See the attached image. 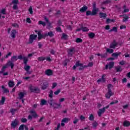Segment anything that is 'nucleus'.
<instances>
[{
  "mask_svg": "<svg viewBox=\"0 0 130 130\" xmlns=\"http://www.w3.org/2000/svg\"><path fill=\"white\" fill-rule=\"evenodd\" d=\"M80 120H82V121H83V120H85V119H86V117L83 115H81L80 116Z\"/></svg>",
  "mask_w": 130,
  "mask_h": 130,
  "instance_id": "59",
  "label": "nucleus"
},
{
  "mask_svg": "<svg viewBox=\"0 0 130 130\" xmlns=\"http://www.w3.org/2000/svg\"><path fill=\"white\" fill-rule=\"evenodd\" d=\"M30 113L32 114V116L34 117V118H36V117H38V115H37V113H36V112L34 111V110H31L30 111Z\"/></svg>",
  "mask_w": 130,
  "mask_h": 130,
  "instance_id": "16",
  "label": "nucleus"
},
{
  "mask_svg": "<svg viewBox=\"0 0 130 130\" xmlns=\"http://www.w3.org/2000/svg\"><path fill=\"white\" fill-rule=\"evenodd\" d=\"M17 110H18V109H11L10 110V112H11V113H16V111H17Z\"/></svg>",
  "mask_w": 130,
  "mask_h": 130,
  "instance_id": "52",
  "label": "nucleus"
},
{
  "mask_svg": "<svg viewBox=\"0 0 130 130\" xmlns=\"http://www.w3.org/2000/svg\"><path fill=\"white\" fill-rule=\"evenodd\" d=\"M15 60H18V58L17 57V56H13L11 58V61H15Z\"/></svg>",
  "mask_w": 130,
  "mask_h": 130,
  "instance_id": "43",
  "label": "nucleus"
},
{
  "mask_svg": "<svg viewBox=\"0 0 130 130\" xmlns=\"http://www.w3.org/2000/svg\"><path fill=\"white\" fill-rule=\"evenodd\" d=\"M8 85L10 88H13L14 86H15V82L13 81L10 80L9 82H8Z\"/></svg>",
  "mask_w": 130,
  "mask_h": 130,
  "instance_id": "19",
  "label": "nucleus"
},
{
  "mask_svg": "<svg viewBox=\"0 0 130 130\" xmlns=\"http://www.w3.org/2000/svg\"><path fill=\"white\" fill-rule=\"evenodd\" d=\"M39 25H42L43 27H45V26H46V23L42 21H39Z\"/></svg>",
  "mask_w": 130,
  "mask_h": 130,
  "instance_id": "38",
  "label": "nucleus"
},
{
  "mask_svg": "<svg viewBox=\"0 0 130 130\" xmlns=\"http://www.w3.org/2000/svg\"><path fill=\"white\" fill-rule=\"evenodd\" d=\"M70 62V59H66L63 62L62 64L64 66V67H67L68 66V62Z\"/></svg>",
  "mask_w": 130,
  "mask_h": 130,
  "instance_id": "25",
  "label": "nucleus"
},
{
  "mask_svg": "<svg viewBox=\"0 0 130 130\" xmlns=\"http://www.w3.org/2000/svg\"><path fill=\"white\" fill-rule=\"evenodd\" d=\"M76 42H77V43H82V42H83V40L81 38H78L76 39Z\"/></svg>",
  "mask_w": 130,
  "mask_h": 130,
  "instance_id": "40",
  "label": "nucleus"
},
{
  "mask_svg": "<svg viewBox=\"0 0 130 130\" xmlns=\"http://www.w3.org/2000/svg\"><path fill=\"white\" fill-rule=\"evenodd\" d=\"M3 93H10V90L7 88H5V89L3 90Z\"/></svg>",
  "mask_w": 130,
  "mask_h": 130,
  "instance_id": "56",
  "label": "nucleus"
},
{
  "mask_svg": "<svg viewBox=\"0 0 130 130\" xmlns=\"http://www.w3.org/2000/svg\"><path fill=\"white\" fill-rule=\"evenodd\" d=\"M99 12V8L96 7V2H93L92 4V10L87 11L86 12V16H96Z\"/></svg>",
  "mask_w": 130,
  "mask_h": 130,
  "instance_id": "1",
  "label": "nucleus"
},
{
  "mask_svg": "<svg viewBox=\"0 0 130 130\" xmlns=\"http://www.w3.org/2000/svg\"><path fill=\"white\" fill-rule=\"evenodd\" d=\"M38 40H41L42 39L43 35L41 34V31H39L38 33Z\"/></svg>",
  "mask_w": 130,
  "mask_h": 130,
  "instance_id": "27",
  "label": "nucleus"
},
{
  "mask_svg": "<svg viewBox=\"0 0 130 130\" xmlns=\"http://www.w3.org/2000/svg\"><path fill=\"white\" fill-rule=\"evenodd\" d=\"M18 59H20V60L24 59V57H23V56L22 55H19L18 56Z\"/></svg>",
  "mask_w": 130,
  "mask_h": 130,
  "instance_id": "60",
  "label": "nucleus"
},
{
  "mask_svg": "<svg viewBox=\"0 0 130 130\" xmlns=\"http://www.w3.org/2000/svg\"><path fill=\"white\" fill-rule=\"evenodd\" d=\"M16 34H17V30L16 29H12L11 31V36L12 38H16Z\"/></svg>",
  "mask_w": 130,
  "mask_h": 130,
  "instance_id": "12",
  "label": "nucleus"
},
{
  "mask_svg": "<svg viewBox=\"0 0 130 130\" xmlns=\"http://www.w3.org/2000/svg\"><path fill=\"white\" fill-rule=\"evenodd\" d=\"M28 58L24 56L23 57V62L25 66H27V63L28 62Z\"/></svg>",
  "mask_w": 130,
  "mask_h": 130,
  "instance_id": "31",
  "label": "nucleus"
},
{
  "mask_svg": "<svg viewBox=\"0 0 130 130\" xmlns=\"http://www.w3.org/2000/svg\"><path fill=\"white\" fill-rule=\"evenodd\" d=\"M126 82H127V79H126L125 78H124L122 80V83H126Z\"/></svg>",
  "mask_w": 130,
  "mask_h": 130,
  "instance_id": "63",
  "label": "nucleus"
},
{
  "mask_svg": "<svg viewBox=\"0 0 130 130\" xmlns=\"http://www.w3.org/2000/svg\"><path fill=\"white\" fill-rule=\"evenodd\" d=\"M18 120H17V119H15L14 121H13L11 123V126L12 127H13V128H16V127H17V126L18 125V124H19V123H18Z\"/></svg>",
  "mask_w": 130,
  "mask_h": 130,
  "instance_id": "8",
  "label": "nucleus"
},
{
  "mask_svg": "<svg viewBox=\"0 0 130 130\" xmlns=\"http://www.w3.org/2000/svg\"><path fill=\"white\" fill-rule=\"evenodd\" d=\"M115 69L116 71V73H120L121 72H122V69H121V67L120 66L115 67Z\"/></svg>",
  "mask_w": 130,
  "mask_h": 130,
  "instance_id": "23",
  "label": "nucleus"
},
{
  "mask_svg": "<svg viewBox=\"0 0 130 130\" xmlns=\"http://www.w3.org/2000/svg\"><path fill=\"white\" fill-rule=\"evenodd\" d=\"M18 4H19V0H12V3H10V6H12V5H14L12 9L13 10H18Z\"/></svg>",
  "mask_w": 130,
  "mask_h": 130,
  "instance_id": "4",
  "label": "nucleus"
},
{
  "mask_svg": "<svg viewBox=\"0 0 130 130\" xmlns=\"http://www.w3.org/2000/svg\"><path fill=\"white\" fill-rule=\"evenodd\" d=\"M25 127V124H21L19 128V130H24V128Z\"/></svg>",
  "mask_w": 130,
  "mask_h": 130,
  "instance_id": "51",
  "label": "nucleus"
},
{
  "mask_svg": "<svg viewBox=\"0 0 130 130\" xmlns=\"http://www.w3.org/2000/svg\"><path fill=\"white\" fill-rule=\"evenodd\" d=\"M111 3V0H107L102 3V5H106L107 4H110Z\"/></svg>",
  "mask_w": 130,
  "mask_h": 130,
  "instance_id": "41",
  "label": "nucleus"
},
{
  "mask_svg": "<svg viewBox=\"0 0 130 130\" xmlns=\"http://www.w3.org/2000/svg\"><path fill=\"white\" fill-rule=\"evenodd\" d=\"M46 101L44 99H42L41 101L40 105H45L46 104Z\"/></svg>",
  "mask_w": 130,
  "mask_h": 130,
  "instance_id": "39",
  "label": "nucleus"
},
{
  "mask_svg": "<svg viewBox=\"0 0 130 130\" xmlns=\"http://www.w3.org/2000/svg\"><path fill=\"white\" fill-rule=\"evenodd\" d=\"M46 59V58L45 57L41 56L38 58V60L39 61H43V60H45Z\"/></svg>",
  "mask_w": 130,
  "mask_h": 130,
  "instance_id": "32",
  "label": "nucleus"
},
{
  "mask_svg": "<svg viewBox=\"0 0 130 130\" xmlns=\"http://www.w3.org/2000/svg\"><path fill=\"white\" fill-rule=\"evenodd\" d=\"M54 101L53 100V99L49 100L48 102V103H49V104L50 105V107H51V106H53V102Z\"/></svg>",
  "mask_w": 130,
  "mask_h": 130,
  "instance_id": "29",
  "label": "nucleus"
},
{
  "mask_svg": "<svg viewBox=\"0 0 130 130\" xmlns=\"http://www.w3.org/2000/svg\"><path fill=\"white\" fill-rule=\"evenodd\" d=\"M70 120H71L70 118L66 117V118H63V119H62L61 122L68 123V122H69V121H70Z\"/></svg>",
  "mask_w": 130,
  "mask_h": 130,
  "instance_id": "20",
  "label": "nucleus"
},
{
  "mask_svg": "<svg viewBox=\"0 0 130 130\" xmlns=\"http://www.w3.org/2000/svg\"><path fill=\"white\" fill-rule=\"evenodd\" d=\"M121 54V52H115L112 54V56L113 57H115L116 59L118 58V55H120Z\"/></svg>",
  "mask_w": 130,
  "mask_h": 130,
  "instance_id": "18",
  "label": "nucleus"
},
{
  "mask_svg": "<svg viewBox=\"0 0 130 130\" xmlns=\"http://www.w3.org/2000/svg\"><path fill=\"white\" fill-rule=\"evenodd\" d=\"M92 125L93 127H96L97 125H98V123L97 121H94V122L92 123Z\"/></svg>",
  "mask_w": 130,
  "mask_h": 130,
  "instance_id": "53",
  "label": "nucleus"
},
{
  "mask_svg": "<svg viewBox=\"0 0 130 130\" xmlns=\"http://www.w3.org/2000/svg\"><path fill=\"white\" fill-rule=\"evenodd\" d=\"M100 112H101L102 113H104L105 112V108H103L102 109H100Z\"/></svg>",
  "mask_w": 130,
  "mask_h": 130,
  "instance_id": "55",
  "label": "nucleus"
},
{
  "mask_svg": "<svg viewBox=\"0 0 130 130\" xmlns=\"http://www.w3.org/2000/svg\"><path fill=\"white\" fill-rule=\"evenodd\" d=\"M111 22L114 23V22H115V20H114V19H110L109 18H108L106 20V24H109V23H111Z\"/></svg>",
  "mask_w": 130,
  "mask_h": 130,
  "instance_id": "26",
  "label": "nucleus"
},
{
  "mask_svg": "<svg viewBox=\"0 0 130 130\" xmlns=\"http://www.w3.org/2000/svg\"><path fill=\"white\" fill-rule=\"evenodd\" d=\"M53 107L54 108V109L58 108L59 107H60V104H56L55 103H53Z\"/></svg>",
  "mask_w": 130,
  "mask_h": 130,
  "instance_id": "24",
  "label": "nucleus"
},
{
  "mask_svg": "<svg viewBox=\"0 0 130 130\" xmlns=\"http://www.w3.org/2000/svg\"><path fill=\"white\" fill-rule=\"evenodd\" d=\"M29 89L31 93H36L37 94L40 93V89H39L38 87H34L33 88V86L31 85L29 87Z\"/></svg>",
  "mask_w": 130,
  "mask_h": 130,
  "instance_id": "5",
  "label": "nucleus"
},
{
  "mask_svg": "<svg viewBox=\"0 0 130 130\" xmlns=\"http://www.w3.org/2000/svg\"><path fill=\"white\" fill-rule=\"evenodd\" d=\"M28 12H29V14H30V15H32V14H33V9H32V6L29 7Z\"/></svg>",
  "mask_w": 130,
  "mask_h": 130,
  "instance_id": "50",
  "label": "nucleus"
},
{
  "mask_svg": "<svg viewBox=\"0 0 130 130\" xmlns=\"http://www.w3.org/2000/svg\"><path fill=\"white\" fill-rule=\"evenodd\" d=\"M94 115H93L92 114H91L88 118V119L89 120H91V121H93V120H94Z\"/></svg>",
  "mask_w": 130,
  "mask_h": 130,
  "instance_id": "37",
  "label": "nucleus"
},
{
  "mask_svg": "<svg viewBox=\"0 0 130 130\" xmlns=\"http://www.w3.org/2000/svg\"><path fill=\"white\" fill-rule=\"evenodd\" d=\"M75 50V48H72L71 49H69L70 52L68 53V54H70V55H72L73 54L71 53V52H73Z\"/></svg>",
  "mask_w": 130,
  "mask_h": 130,
  "instance_id": "45",
  "label": "nucleus"
},
{
  "mask_svg": "<svg viewBox=\"0 0 130 130\" xmlns=\"http://www.w3.org/2000/svg\"><path fill=\"white\" fill-rule=\"evenodd\" d=\"M27 119H26V118H22L21 119V122H23V123H25V122H26V121H27Z\"/></svg>",
  "mask_w": 130,
  "mask_h": 130,
  "instance_id": "61",
  "label": "nucleus"
},
{
  "mask_svg": "<svg viewBox=\"0 0 130 130\" xmlns=\"http://www.w3.org/2000/svg\"><path fill=\"white\" fill-rule=\"evenodd\" d=\"M1 13H2V14H3V15H6V10L5 9H2Z\"/></svg>",
  "mask_w": 130,
  "mask_h": 130,
  "instance_id": "64",
  "label": "nucleus"
},
{
  "mask_svg": "<svg viewBox=\"0 0 130 130\" xmlns=\"http://www.w3.org/2000/svg\"><path fill=\"white\" fill-rule=\"evenodd\" d=\"M7 64L9 67H11L12 70H13V69H14V67H15V64L13 63V61H9Z\"/></svg>",
  "mask_w": 130,
  "mask_h": 130,
  "instance_id": "14",
  "label": "nucleus"
},
{
  "mask_svg": "<svg viewBox=\"0 0 130 130\" xmlns=\"http://www.w3.org/2000/svg\"><path fill=\"white\" fill-rule=\"evenodd\" d=\"M56 31L57 32H61V28L60 27L56 28Z\"/></svg>",
  "mask_w": 130,
  "mask_h": 130,
  "instance_id": "57",
  "label": "nucleus"
},
{
  "mask_svg": "<svg viewBox=\"0 0 130 130\" xmlns=\"http://www.w3.org/2000/svg\"><path fill=\"white\" fill-rule=\"evenodd\" d=\"M36 38H37V35H30L28 44H30L31 43H33L34 40H36Z\"/></svg>",
  "mask_w": 130,
  "mask_h": 130,
  "instance_id": "6",
  "label": "nucleus"
},
{
  "mask_svg": "<svg viewBox=\"0 0 130 130\" xmlns=\"http://www.w3.org/2000/svg\"><path fill=\"white\" fill-rule=\"evenodd\" d=\"M88 10V7L86 6H84L82 8H81L79 10L80 13H85Z\"/></svg>",
  "mask_w": 130,
  "mask_h": 130,
  "instance_id": "15",
  "label": "nucleus"
},
{
  "mask_svg": "<svg viewBox=\"0 0 130 130\" xmlns=\"http://www.w3.org/2000/svg\"><path fill=\"white\" fill-rule=\"evenodd\" d=\"M81 61H77L75 65H74L73 67V70H75L77 68H78V67H80L79 68V71H83L85 68H87L88 66L86 65H83V63H80Z\"/></svg>",
  "mask_w": 130,
  "mask_h": 130,
  "instance_id": "2",
  "label": "nucleus"
},
{
  "mask_svg": "<svg viewBox=\"0 0 130 130\" xmlns=\"http://www.w3.org/2000/svg\"><path fill=\"white\" fill-rule=\"evenodd\" d=\"M68 35L64 34V33H63L62 34V38H63V39H64V40H68Z\"/></svg>",
  "mask_w": 130,
  "mask_h": 130,
  "instance_id": "35",
  "label": "nucleus"
},
{
  "mask_svg": "<svg viewBox=\"0 0 130 130\" xmlns=\"http://www.w3.org/2000/svg\"><path fill=\"white\" fill-rule=\"evenodd\" d=\"M7 68L8 67L7 66H4L2 68L1 71H0V74H4V73H5V72L6 71V69H7Z\"/></svg>",
  "mask_w": 130,
  "mask_h": 130,
  "instance_id": "36",
  "label": "nucleus"
},
{
  "mask_svg": "<svg viewBox=\"0 0 130 130\" xmlns=\"http://www.w3.org/2000/svg\"><path fill=\"white\" fill-rule=\"evenodd\" d=\"M45 75H46L47 76H52L53 75V72H52V70L48 69L45 71Z\"/></svg>",
  "mask_w": 130,
  "mask_h": 130,
  "instance_id": "10",
  "label": "nucleus"
},
{
  "mask_svg": "<svg viewBox=\"0 0 130 130\" xmlns=\"http://www.w3.org/2000/svg\"><path fill=\"white\" fill-rule=\"evenodd\" d=\"M123 125L124 126H126V127H128V126H129V125H130V122H129V121H126V120H125V121H124V122H123Z\"/></svg>",
  "mask_w": 130,
  "mask_h": 130,
  "instance_id": "21",
  "label": "nucleus"
},
{
  "mask_svg": "<svg viewBox=\"0 0 130 130\" xmlns=\"http://www.w3.org/2000/svg\"><path fill=\"white\" fill-rule=\"evenodd\" d=\"M111 87H113L111 84H109L108 85L107 88H108V92L105 94V97L107 99H110V97L113 95V93H112V90H111Z\"/></svg>",
  "mask_w": 130,
  "mask_h": 130,
  "instance_id": "3",
  "label": "nucleus"
},
{
  "mask_svg": "<svg viewBox=\"0 0 130 130\" xmlns=\"http://www.w3.org/2000/svg\"><path fill=\"white\" fill-rule=\"evenodd\" d=\"M24 69L25 71H26V72H27V71H29V70H30V69H31V67L30 66H26L24 67Z\"/></svg>",
  "mask_w": 130,
  "mask_h": 130,
  "instance_id": "46",
  "label": "nucleus"
},
{
  "mask_svg": "<svg viewBox=\"0 0 130 130\" xmlns=\"http://www.w3.org/2000/svg\"><path fill=\"white\" fill-rule=\"evenodd\" d=\"M19 99H20V100H22V98H24V96H25V93L23 92H20L19 94Z\"/></svg>",
  "mask_w": 130,
  "mask_h": 130,
  "instance_id": "22",
  "label": "nucleus"
},
{
  "mask_svg": "<svg viewBox=\"0 0 130 130\" xmlns=\"http://www.w3.org/2000/svg\"><path fill=\"white\" fill-rule=\"evenodd\" d=\"M82 30L83 32H88L89 31V29L87 27H82Z\"/></svg>",
  "mask_w": 130,
  "mask_h": 130,
  "instance_id": "42",
  "label": "nucleus"
},
{
  "mask_svg": "<svg viewBox=\"0 0 130 130\" xmlns=\"http://www.w3.org/2000/svg\"><path fill=\"white\" fill-rule=\"evenodd\" d=\"M105 75H103L102 76V78H100L99 80H98L97 81V83H98L99 84H100V83L102 82V83H105V78H104Z\"/></svg>",
  "mask_w": 130,
  "mask_h": 130,
  "instance_id": "11",
  "label": "nucleus"
},
{
  "mask_svg": "<svg viewBox=\"0 0 130 130\" xmlns=\"http://www.w3.org/2000/svg\"><path fill=\"white\" fill-rule=\"evenodd\" d=\"M88 36L89 38H91L92 39L94 38V37H95V34H94V32H90L88 35Z\"/></svg>",
  "mask_w": 130,
  "mask_h": 130,
  "instance_id": "33",
  "label": "nucleus"
},
{
  "mask_svg": "<svg viewBox=\"0 0 130 130\" xmlns=\"http://www.w3.org/2000/svg\"><path fill=\"white\" fill-rule=\"evenodd\" d=\"M106 51L109 53H113V49H112L107 48Z\"/></svg>",
  "mask_w": 130,
  "mask_h": 130,
  "instance_id": "44",
  "label": "nucleus"
},
{
  "mask_svg": "<svg viewBox=\"0 0 130 130\" xmlns=\"http://www.w3.org/2000/svg\"><path fill=\"white\" fill-rule=\"evenodd\" d=\"M60 92V89H58V90H56V91H55L54 93L55 95H57L58 94H59Z\"/></svg>",
  "mask_w": 130,
  "mask_h": 130,
  "instance_id": "58",
  "label": "nucleus"
},
{
  "mask_svg": "<svg viewBox=\"0 0 130 130\" xmlns=\"http://www.w3.org/2000/svg\"><path fill=\"white\" fill-rule=\"evenodd\" d=\"M48 82H45L43 83V85H42L41 89L42 90H46L47 88L48 87Z\"/></svg>",
  "mask_w": 130,
  "mask_h": 130,
  "instance_id": "9",
  "label": "nucleus"
},
{
  "mask_svg": "<svg viewBox=\"0 0 130 130\" xmlns=\"http://www.w3.org/2000/svg\"><path fill=\"white\" fill-rule=\"evenodd\" d=\"M117 46V43L115 42V40H114L113 42L110 44V48H115V47Z\"/></svg>",
  "mask_w": 130,
  "mask_h": 130,
  "instance_id": "13",
  "label": "nucleus"
},
{
  "mask_svg": "<svg viewBox=\"0 0 130 130\" xmlns=\"http://www.w3.org/2000/svg\"><path fill=\"white\" fill-rule=\"evenodd\" d=\"M107 57V52L101 55V58H106Z\"/></svg>",
  "mask_w": 130,
  "mask_h": 130,
  "instance_id": "47",
  "label": "nucleus"
},
{
  "mask_svg": "<svg viewBox=\"0 0 130 130\" xmlns=\"http://www.w3.org/2000/svg\"><path fill=\"white\" fill-rule=\"evenodd\" d=\"M56 86H57V83H53L52 86V89H54V87Z\"/></svg>",
  "mask_w": 130,
  "mask_h": 130,
  "instance_id": "62",
  "label": "nucleus"
},
{
  "mask_svg": "<svg viewBox=\"0 0 130 130\" xmlns=\"http://www.w3.org/2000/svg\"><path fill=\"white\" fill-rule=\"evenodd\" d=\"M113 31L115 32V33H117V27H113L111 29L109 30V32H112Z\"/></svg>",
  "mask_w": 130,
  "mask_h": 130,
  "instance_id": "28",
  "label": "nucleus"
},
{
  "mask_svg": "<svg viewBox=\"0 0 130 130\" xmlns=\"http://www.w3.org/2000/svg\"><path fill=\"white\" fill-rule=\"evenodd\" d=\"M47 36H49V37H53L54 36V34H53V32L52 31H49L48 32H47Z\"/></svg>",
  "mask_w": 130,
  "mask_h": 130,
  "instance_id": "30",
  "label": "nucleus"
},
{
  "mask_svg": "<svg viewBox=\"0 0 130 130\" xmlns=\"http://www.w3.org/2000/svg\"><path fill=\"white\" fill-rule=\"evenodd\" d=\"M5 101H6V98L5 96H3L1 101V104H5Z\"/></svg>",
  "mask_w": 130,
  "mask_h": 130,
  "instance_id": "49",
  "label": "nucleus"
},
{
  "mask_svg": "<svg viewBox=\"0 0 130 130\" xmlns=\"http://www.w3.org/2000/svg\"><path fill=\"white\" fill-rule=\"evenodd\" d=\"M49 97L51 99H52L53 97V91H52V90H50V92H49Z\"/></svg>",
  "mask_w": 130,
  "mask_h": 130,
  "instance_id": "34",
  "label": "nucleus"
},
{
  "mask_svg": "<svg viewBox=\"0 0 130 130\" xmlns=\"http://www.w3.org/2000/svg\"><path fill=\"white\" fill-rule=\"evenodd\" d=\"M12 26L16 28H19V27H20V26L19 25V24H18V23H13Z\"/></svg>",
  "mask_w": 130,
  "mask_h": 130,
  "instance_id": "54",
  "label": "nucleus"
},
{
  "mask_svg": "<svg viewBox=\"0 0 130 130\" xmlns=\"http://www.w3.org/2000/svg\"><path fill=\"white\" fill-rule=\"evenodd\" d=\"M99 15L100 18H103V19H106V17H107V14L106 13L100 12Z\"/></svg>",
  "mask_w": 130,
  "mask_h": 130,
  "instance_id": "17",
  "label": "nucleus"
},
{
  "mask_svg": "<svg viewBox=\"0 0 130 130\" xmlns=\"http://www.w3.org/2000/svg\"><path fill=\"white\" fill-rule=\"evenodd\" d=\"M127 20H128V16L127 15H125V17H124V19H123V22H127Z\"/></svg>",
  "mask_w": 130,
  "mask_h": 130,
  "instance_id": "48",
  "label": "nucleus"
},
{
  "mask_svg": "<svg viewBox=\"0 0 130 130\" xmlns=\"http://www.w3.org/2000/svg\"><path fill=\"white\" fill-rule=\"evenodd\" d=\"M114 67V62L111 61L109 62V64H106L105 67L106 70H108V67L109 70H111L112 68Z\"/></svg>",
  "mask_w": 130,
  "mask_h": 130,
  "instance_id": "7",
  "label": "nucleus"
}]
</instances>
